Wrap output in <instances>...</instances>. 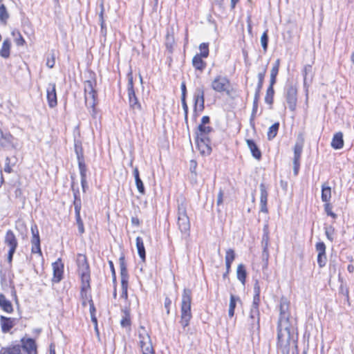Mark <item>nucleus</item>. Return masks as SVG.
<instances>
[{"mask_svg": "<svg viewBox=\"0 0 354 354\" xmlns=\"http://www.w3.org/2000/svg\"><path fill=\"white\" fill-rule=\"evenodd\" d=\"M279 127V123L276 122L273 124L268 129V140L273 139L277 134L278 130Z\"/></svg>", "mask_w": 354, "mask_h": 354, "instance_id": "f704fd0d", "label": "nucleus"}, {"mask_svg": "<svg viewBox=\"0 0 354 354\" xmlns=\"http://www.w3.org/2000/svg\"><path fill=\"white\" fill-rule=\"evenodd\" d=\"M211 87L216 92H226L228 93L230 88V82L227 77L218 75L212 82Z\"/></svg>", "mask_w": 354, "mask_h": 354, "instance_id": "9d476101", "label": "nucleus"}, {"mask_svg": "<svg viewBox=\"0 0 354 354\" xmlns=\"http://www.w3.org/2000/svg\"><path fill=\"white\" fill-rule=\"evenodd\" d=\"M3 354H28V352L26 351L24 348L20 347V345H17L6 349Z\"/></svg>", "mask_w": 354, "mask_h": 354, "instance_id": "473e14b6", "label": "nucleus"}, {"mask_svg": "<svg viewBox=\"0 0 354 354\" xmlns=\"http://www.w3.org/2000/svg\"><path fill=\"white\" fill-rule=\"evenodd\" d=\"M4 242L10 248L9 250H16L18 243L16 236L12 230H9L6 232Z\"/></svg>", "mask_w": 354, "mask_h": 354, "instance_id": "6ab92c4d", "label": "nucleus"}, {"mask_svg": "<svg viewBox=\"0 0 354 354\" xmlns=\"http://www.w3.org/2000/svg\"><path fill=\"white\" fill-rule=\"evenodd\" d=\"M14 140L15 138L10 133H3V136L0 138V147L16 148Z\"/></svg>", "mask_w": 354, "mask_h": 354, "instance_id": "a211bd4d", "label": "nucleus"}, {"mask_svg": "<svg viewBox=\"0 0 354 354\" xmlns=\"http://www.w3.org/2000/svg\"><path fill=\"white\" fill-rule=\"evenodd\" d=\"M182 106L185 113V120L187 122L188 106L186 102V97H181Z\"/></svg>", "mask_w": 354, "mask_h": 354, "instance_id": "6e6d98bb", "label": "nucleus"}, {"mask_svg": "<svg viewBox=\"0 0 354 354\" xmlns=\"http://www.w3.org/2000/svg\"><path fill=\"white\" fill-rule=\"evenodd\" d=\"M261 244H262L263 249H265V250H266V248H268L269 232H268L267 225H265L264 228H263V234L262 236Z\"/></svg>", "mask_w": 354, "mask_h": 354, "instance_id": "58836bf2", "label": "nucleus"}, {"mask_svg": "<svg viewBox=\"0 0 354 354\" xmlns=\"http://www.w3.org/2000/svg\"><path fill=\"white\" fill-rule=\"evenodd\" d=\"M331 147L335 149H340L344 147L343 133L342 132L336 133L332 139Z\"/></svg>", "mask_w": 354, "mask_h": 354, "instance_id": "412c9836", "label": "nucleus"}, {"mask_svg": "<svg viewBox=\"0 0 354 354\" xmlns=\"http://www.w3.org/2000/svg\"><path fill=\"white\" fill-rule=\"evenodd\" d=\"M88 303H89V305H90L91 316L93 317V315H94V313L95 311V306H94V304H93V302L92 299H89L88 300Z\"/></svg>", "mask_w": 354, "mask_h": 354, "instance_id": "338daca9", "label": "nucleus"}, {"mask_svg": "<svg viewBox=\"0 0 354 354\" xmlns=\"http://www.w3.org/2000/svg\"><path fill=\"white\" fill-rule=\"evenodd\" d=\"M55 55L54 52H52L50 54H49L46 59V66L52 68L55 66Z\"/></svg>", "mask_w": 354, "mask_h": 354, "instance_id": "49530a36", "label": "nucleus"}, {"mask_svg": "<svg viewBox=\"0 0 354 354\" xmlns=\"http://www.w3.org/2000/svg\"><path fill=\"white\" fill-rule=\"evenodd\" d=\"M180 88H181V91H182L181 97H186L187 88H186V85H185V82H183L181 84Z\"/></svg>", "mask_w": 354, "mask_h": 354, "instance_id": "0e129e2a", "label": "nucleus"}, {"mask_svg": "<svg viewBox=\"0 0 354 354\" xmlns=\"http://www.w3.org/2000/svg\"><path fill=\"white\" fill-rule=\"evenodd\" d=\"M78 274L81 278V296L83 299L82 304L86 305V300H89L88 290L90 289V269L85 255L79 254L77 257Z\"/></svg>", "mask_w": 354, "mask_h": 354, "instance_id": "f03ea898", "label": "nucleus"}, {"mask_svg": "<svg viewBox=\"0 0 354 354\" xmlns=\"http://www.w3.org/2000/svg\"><path fill=\"white\" fill-rule=\"evenodd\" d=\"M200 53L196 55H201L204 58H207L209 55V45L207 43H202L199 46Z\"/></svg>", "mask_w": 354, "mask_h": 354, "instance_id": "ea45409f", "label": "nucleus"}, {"mask_svg": "<svg viewBox=\"0 0 354 354\" xmlns=\"http://www.w3.org/2000/svg\"><path fill=\"white\" fill-rule=\"evenodd\" d=\"M95 82L87 80L84 82L85 103L88 107L94 108L95 105L96 91L94 88Z\"/></svg>", "mask_w": 354, "mask_h": 354, "instance_id": "1a4fd4ad", "label": "nucleus"}, {"mask_svg": "<svg viewBox=\"0 0 354 354\" xmlns=\"http://www.w3.org/2000/svg\"><path fill=\"white\" fill-rule=\"evenodd\" d=\"M121 286H122V290L121 297L126 299H127V297H128V293H127L128 283H121Z\"/></svg>", "mask_w": 354, "mask_h": 354, "instance_id": "13d9d810", "label": "nucleus"}, {"mask_svg": "<svg viewBox=\"0 0 354 354\" xmlns=\"http://www.w3.org/2000/svg\"><path fill=\"white\" fill-rule=\"evenodd\" d=\"M316 251L317 254H326V245L324 242H318L315 245Z\"/></svg>", "mask_w": 354, "mask_h": 354, "instance_id": "8fccbe9b", "label": "nucleus"}, {"mask_svg": "<svg viewBox=\"0 0 354 354\" xmlns=\"http://www.w3.org/2000/svg\"><path fill=\"white\" fill-rule=\"evenodd\" d=\"M123 313L124 314V316L122 319L120 324L122 327L129 326L131 324L129 313L127 310H124Z\"/></svg>", "mask_w": 354, "mask_h": 354, "instance_id": "37998d69", "label": "nucleus"}, {"mask_svg": "<svg viewBox=\"0 0 354 354\" xmlns=\"http://www.w3.org/2000/svg\"><path fill=\"white\" fill-rule=\"evenodd\" d=\"M81 184H82V189H83V192H86V189L87 188V181H86V176L85 177H81Z\"/></svg>", "mask_w": 354, "mask_h": 354, "instance_id": "052dcab7", "label": "nucleus"}, {"mask_svg": "<svg viewBox=\"0 0 354 354\" xmlns=\"http://www.w3.org/2000/svg\"><path fill=\"white\" fill-rule=\"evenodd\" d=\"M212 131V128L210 127L209 126H204L203 124H199L196 131V137L209 138V135Z\"/></svg>", "mask_w": 354, "mask_h": 354, "instance_id": "5701e85b", "label": "nucleus"}, {"mask_svg": "<svg viewBox=\"0 0 354 354\" xmlns=\"http://www.w3.org/2000/svg\"><path fill=\"white\" fill-rule=\"evenodd\" d=\"M74 208L78 231L80 234H83L84 232V223L80 217L81 200L77 196L76 194H75Z\"/></svg>", "mask_w": 354, "mask_h": 354, "instance_id": "4468645a", "label": "nucleus"}, {"mask_svg": "<svg viewBox=\"0 0 354 354\" xmlns=\"http://www.w3.org/2000/svg\"><path fill=\"white\" fill-rule=\"evenodd\" d=\"M31 232L32 252L39 254V256H41L42 253L40 248V238L37 226L36 225H33L31 226Z\"/></svg>", "mask_w": 354, "mask_h": 354, "instance_id": "f8f14e48", "label": "nucleus"}, {"mask_svg": "<svg viewBox=\"0 0 354 354\" xmlns=\"http://www.w3.org/2000/svg\"><path fill=\"white\" fill-rule=\"evenodd\" d=\"M0 324L3 333H8L14 326V319L4 316H1Z\"/></svg>", "mask_w": 354, "mask_h": 354, "instance_id": "aec40b11", "label": "nucleus"}, {"mask_svg": "<svg viewBox=\"0 0 354 354\" xmlns=\"http://www.w3.org/2000/svg\"><path fill=\"white\" fill-rule=\"evenodd\" d=\"M297 88L293 86H289L286 89V100L290 111H293L297 106Z\"/></svg>", "mask_w": 354, "mask_h": 354, "instance_id": "9b49d317", "label": "nucleus"}, {"mask_svg": "<svg viewBox=\"0 0 354 354\" xmlns=\"http://www.w3.org/2000/svg\"><path fill=\"white\" fill-rule=\"evenodd\" d=\"M6 165L4 168V171L7 173H10L11 172V168L9 166V163H10V158L8 157L6 158Z\"/></svg>", "mask_w": 354, "mask_h": 354, "instance_id": "774afa93", "label": "nucleus"}, {"mask_svg": "<svg viewBox=\"0 0 354 354\" xmlns=\"http://www.w3.org/2000/svg\"><path fill=\"white\" fill-rule=\"evenodd\" d=\"M11 43L8 39H5L0 50V56L8 58L10 56Z\"/></svg>", "mask_w": 354, "mask_h": 354, "instance_id": "c85d7f7f", "label": "nucleus"}, {"mask_svg": "<svg viewBox=\"0 0 354 354\" xmlns=\"http://www.w3.org/2000/svg\"><path fill=\"white\" fill-rule=\"evenodd\" d=\"M8 14L6 10V8L3 4L0 6V21L6 23V20L8 18Z\"/></svg>", "mask_w": 354, "mask_h": 354, "instance_id": "a18cd8bd", "label": "nucleus"}, {"mask_svg": "<svg viewBox=\"0 0 354 354\" xmlns=\"http://www.w3.org/2000/svg\"><path fill=\"white\" fill-rule=\"evenodd\" d=\"M0 307L8 313H11L13 311L10 301L7 299L6 296L2 293L0 294Z\"/></svg>", "mask_w": 354, "mask_h": 354, "instance_id": "b1692460", "label": "nucleus"}, {"mask_svg": "<svg viewBox=\"0 0 354 354\" xmlns=\"http://www.w3.org/2000/svg\"><path fill=\"white\" fill-rule=\"evenodd\" d=\"M128 96L129 102L131 109L133 110L134 113H137L141 111L142 106L140 103L138 102V98L136 96L135 91L133 88V77L131 74L129 75L128 80Z\"/></svg>", "mask_w": 354, "mask_h": 354, "instance_id": "0eeeda50", "label": "nucleus"}, {"mask_svg": "<svg viewBox=\"0 0 354 354\" xmlns=\"http://www.w3.org/2000/svg\"><path fill=\"white\" fill-rule=\"evenodd\" d=\"M223 192L220 189L218 194V196H217V200H216V203H217V205H220L223 203Z\"/></svg>", "mask_w": 354, "mask_h": 354, "instance_id": "bf43d9fd", "label": "nucleus"}, {"mask_svg": "<svg viewBox=\"0 0 354 354\" xmlns=\"http://www.w3.org/2000/svg\"><path fill=\"white\" fill-rule=\"evenodd\" d=\"M268 43V31H265L261 37V44L264 53L267 51Z\"/></svg>", "mask_w": 354, "mask_h": 354, "instance_id": "c03bdc74", "label": "nucleus"}, {"mask_svg": "<svg viewBox=\"0 0 354 354\" xmlns=\"http://www.w3.org/2000/svg\"><path fill=\"white\" fill-rule=\"evenodd\" d=\"M77 156V160H78V166L80 169V173L81 177H85L86 176V165L84 163V158L82 154H80L78 151L76 150Z\"/></svg>", "mask_w": 354, "mask_h": 354, "instance_id": "2f4dec72", "label": "nucleus"}, {"mask_svg": "<svg viewBox=\"0 0 354 354\" xmlns=\"http://www.w3.org/2000/svg\"><path fill=\"white\" fill-rule=\"evenodd\" d=\"M191 303L192 290L188 288H185L182 295L180 321V323L184 329L188 326L189 321L192 317L191 313Z\"/></svg>", "mask_w": 354, "mask_h": 354, "instance_id": "20e7f679", "label": "nucleus"}, {"mask_svg": "<svg viewBox=\"0 0 354 354\" xmlns=\"http://www.w3.org/2000/svg\"><path fill=\"white\" fill-rule=\"evenodd\" d=\"M205 93L203 87H197L194 93V117L196 118L205 108Z\"/></svg>", "mask_w": 354, "mask_h": 354, "instance_id": "6e6552de", "label": "nucleus"}, {"mask_svg": "<svg viewBox=\"0 0 354 354\" xmlns=\"http://www.w3.org/2000/svg\"><path fill=\"white\" fill-rule=\"evenodd\" d=\"M204 57L201 55H195L192 59L193 66L200 71H203L206 67V63L203 60Z\"/></svg>", "mask_w": 354, "mask_h": 354, "instance_id": "a878e982", "label": "nucleus"}, {"mask_svg": "<svg viewBox=\"0 0 354 354\" xmlns=\"http://www.w3.org/2000/svg\"><path fill=\"white\" fill-rule=\"evenodd\" d=\"M53 270V281L55 283L59 282L63 276L64 264L60 259H58L55 262L52 264Z\"/></svg>", "mask_w": 354, "mask_h": 354, "instance_id": "2eb2a0df", "label": "nucleus"}, {"mask_svg": "<svg viewBox=\"0 0 354 354\" xmlns=\"http://www.w3.org/2000/svg\"><path fill=\"white\" fill-rule=\"evenodd\" d=\"M311 68H312V66L310 65H306L304 67V81H306V76L308 75V73H310L311 71Z\"/></svg>", "mask_w": 354, "mask_h": 354, "instance_id": "e2e57ef3", "label": "nucleus"}, {"mask_svg": "<svg viewBox=\"0 0 354 354\" xmlns=\"http://www.w3.org/2000/svg\"><path fill=\"white\" fill-rule=\"evenodd\" d=\"M12 35L13 36L15 42L17 46H23L25 44V40L19 30H12Z\"/></svg>", "mask_w": 354, "mask_h": 354, "instance_id": "c9c22d12", "label": "nucleus"}, {"mask_svg": "<svg viewBox=\"0 0 354 354\" xmlns=\"http://www.w3.org/2000/svg\"><path fill=\"white\" fill-rule=\"evenodd\" d=\"M327 261L326 254H317V263L320 268L325 266Z\"/></svg>", "mask_w": 354, "mask_h": 354, "instance_id": "3c124183", "label": "nucleus"}, {"mask_svg": "<svg viewBox=\"0 0 354 354\" xmlns=\"http://www.w3.org/2000/svg\"><path fill=\"white\" fill-rule=\"evenodd\" d=\"M303 149V143L297 142L294 147V159L296 161H299L301 154Z\"/></svg>", "mask_w": 354, "mask_h": 354, "instance_id": "72a5a7b5", "label": "nucleus"}, {"mask_svg": "<svg viewBox=\"0 0 354 354\" xmlns=\"http://www.w3.org/2000/svg\"><path fill=\"white\" fill-rule=\"evenodd\" d=\"M103 14H104V6L102 4L101 5V11H100V16H99L100 21V26H101V33L103 35H106V28Z\"/></svg>", "mask_w": 354, "mask_h": 354, "instance_id": "79ce46f5", "label": "nucleus"}, {"mask_svg": "<svg viewBox=\"0 0 354 354\" xmlns=\"http://www.w3.org/2000/svg\"><path fill=\"white\" fill-rule=\"evenodd\" d=\"M120 275H121V283H128L129 275L127 268H123L120 269Z\"/></svg>", "mask_w": 354, "mask_h": 354, "instance_id": "603ef678", "label": "nucleus"}, {"mask_svg": "<svg viewBox=\"0 0 354 354\" xmlns=\"http://www.w3.org/2000/svg\"><path fill=\"white\" fill-rule=\"evenodd\" d=\"M324 209L328 216H330L333 218H335L337 217V215L332 212V207L329 203H325Z\"/></svg>", "mask_w": 354, "mask_h": 354, "instance_id": "864d4df0", "label": "nucleus"}, {"mask_svg": "<svg viewBox=\"0 0 354 354\" xmlns=\"http://www.w3.org/2000/svg\"><path fill=\"white\" fill-rule=\"evenodd\" d=\"M267 68L266 66L262 68V71L258 74V83L256 88V90L261 91L263 87V80L266 73Z\"/></svg>", "mask_w": 354, "mask_h": 354, "instance_id": "4c0bfd02", "label": "nucleus"}, {"mask_svg": "<svg viewBox=\"0 0 354 354\" xmlns=\"http://www.w3.org/2000/svg\"><path fill=\"white\" fill-rule=\"evenodd\" d=\"M247 276L245 266L242 263L238 265L236 269V277L241 283L244 286L245 283V279Z\"/></svg>", "mask_w": 354, "mask_h": 354, "instance_id": "cd10ccee", "label": "nucleus"}, {"mask_svg": "<svg viewBox=\"0 0 354 354\" xmlns=\"http://www.w3.org/2000/svg\"><path fill=\"white\" fill-rule=\"evenodd\" d=\"M246 142L252 156L257 160H260L261 158V152L256 143L250 139L246 140Z\"/></svg>", "mask_w": 354, "mask_h": 354, "instance_id": "4be33fe9", "label": "nucleus"}, {"mask_svg": "<svg viewBox=\"0 0 354 354\" xmlns=\"http://www.w3.org/2000/svg\"><path fill=\"white\" fill-rule=\"evenodd\" d=\"M138 344L142 354H155L151 337L144 326H140L138 330Z\"/></svg>", "mask_w": 354, "mask_h": 354, "instance_id": "423d86ee", "label": "nucleus"}, {"mask_svg": "<svg viewBox=\"0 0 354 354\" xmlns=\"http://www.w3.org/2000/svg\"><path fill=\"white\" fill-rule=\"evenodd\" d=\"M331 198V188L326 184L322 186V200L324 203H329Z\"/></svg>", "mask_w": 354, "mask_h": 354, "instance_id": "c756f323", "label": "nucleus"}, {"mask_svg": "<svg viewBox=\"0 0 354 354\" xmlns=\"http://www.w3.org/2000/svg\"><path fill=\"white\" fill-rule=\"evenodd\" d=\"M274 88L272 86H269L266 91V95L265 97V102L268 104H272L273 103V97H274Z\"/></svg>", "mask_w": 354, "mask_h": 354, "instance_id": "a19ab883", "label": "nucleus"}, {"mask_svg": "<svg viewBox=\"0 0 354 354\" xmlns=\"http://www.w3.org/2000/svg\"><path fill=\"white\" fill-rule=\"evenodd\" d=\"M46 92L48 104L50 108H53L57 104L55 84L50 83L48 86Z\"/></svg>", "mask_w": 354, "mask_h": 354, "instance_id": "dca6fc26", "label": "nucleus"}, {"mask_svg": "<svg viewBox=\"0 0 354 354\" xmlns=\"http://www.w3.org/2000/svg\"><path fill=\"white\" fill-rule=\"evenodd\" d=\"M225 262L232 263L235 259V253H234V250L228 249L226 251V254H225Z\"/></svg>", "mask_w": 354, "mask_h": 354, "instance_id": "de8ad7c7", "label": "nucleus"}, {"mask_svg": "<svg viewBox=\"0 0 354 354\" xmlns=\"http://www.w3.org/2000/svg\"><path fill=\"white\" fill-rule=\"evenodd\" d=\"M325 234L327 237V239L333 241V234H334V229L332 227H325Z\"/></svg>", "mask_w": 354, "mask_h": 354, "instance_id": "5fc2aeb1", "label": "nucleus"}, {"mask_svg": "<svg viewBox=\"0 0 354 354\" xmlns=\"http://www.w3.org/2000/svg\"><path fill=\"white\" fill-rule=\"evenodd\" d=\"M135 181H136V185L138 191L140 194H144L145 193V189L144 184H143L142 180L140 179V178L137 177V178H135Z\"/></svg>", "mask_w": 354, "mask_h": 354, "instance_id": "09e8293b", "label": "nucleus"}, {"mask_svg": "<svg viewBox=\"0 0 354 354\" xmlns=\"http://www.w3.org/2000/svg\"><path fill=\"white\" fill-rule=\"evenodd\" d=\"M171 304V301L170 300V299L167 297L165 300V307L167 309V314L169 313V306H170Z\"/></svg>", "mask_w": 354, "mask_h": 354, "instance_id": "69168bd1", "label": "nucleus"}, {"mask_svg": "<svg viewBox=\"0 0 354 354\" xmlns=\"http://www.w3.org/2000/svg\"><path fill=\"white\" fill-rule=\"evenodd\" d=\"M260 188V205H261V212L267 213V201H268V192L267 189L263 183H261L259 185Z\"/></svg>", "mask_w": 354, "mask_h": 354, "instance_id": "f3484780", "label": "nucleus"}, {"mask_svg": "<svg viewBox=\"0 0 354 354\" xmlns=\"http://www.w3.org/2000/svg\"><path fill=\"white\" fill-rule=\"evenodd\" d=\"M198 149L202 155H209L212 151L210 138L196 137Z\"/></svg>", "mask_w": 354, "mask_h": 354, "instance_id": "ddd939ff", "label": "nucleus"}, {"mask_svg": "<svg viewBox=\"0 0 354 354\" xmlns=\"http://www.w3.org/2000/svg\"><path fill=\"white\" fill-rule=\"evenodd\" d=\"M293 165H294V174L295 175H297L298 174L299 168V161H296L295 160H293Z\"/></svg>", "mask_w": 354, "mask_h": 354, "instance_id": "680f3d73", "label": "nucleus"}, {"mask_svg": "<svg viewBox=\"0 0 354 354\" xmlns=\"http://www.w3.org/2000/svg\"><path fill=\"white\" fill-rule=\"evenodd\" d=\"M136 248L138 250L139 257L142 260V261H145L146 258L145 249L144 246L143 240L140 236H138L136 238Z\"/></svg>", "mask_w": 354, "mask_h": 354, "instance_id": "bb28decb", "label": "nucleus"}, {"mask_svg": "<svg viewBox=\"0 0 354 354\" xmlns=\"http://www.w3.org/2000/svg\"><path fill=\"white\" fill-rule=\"evenodd\" d=\"M279 59H277L270 71V77H277L279 72Z\"/></svg>", "mask_w": 354, "mask_h": 354, "instance_id": "4d7b16f0", "label": "nucleus"}, {"mask_svg": "<svg viewBox=\"0 0 354 354\" xmlns=\"http://www.w3.org/2000/svg\"><path fill=\"white\" fill-rule=\"evenodd\" d=\"M187 203L183 196L177 199L178 225L180 231L184 234H188L190 230V222L187 214Z\"/></svg>", "mask_w": 354, "mask_h": 354, "instance_id": "7ed1b4c3", "label": "nucleus"}, {"mask_svg": "<svg viewBox=\"0 0 354 354\" xmlns=\"http://www.w3.org/2000/svg\"><path fill=\"white\" fill-rule=\"evenodd\" d=\"M238 301H240V299L239 297L235 296L234 295H230V301L229 304V310H228V315L230 317H232L234 315V309L236 306V303Z\"/></svg>", "mask_w": 354, "mask_h": 354, "instance_id": "7c9ffc66", "label": "nucleus"}, {"mask_svg": "<svg viewBox=\"0 0 354 354\" xmlns=\"http://www.w3.org/2000/svg\"><path fill=\"white\" fill-rule=\"evenodd\" d=\"M20 347L24 348L26 351L28 352V354L36 353V344L32 339H27L26 341H24L23 345L20 346Z\"/></svg>", "mask_w": 354, "mask_h": 354, "instance_id": "393cba45", "label": "nucleus"}, {"mask_svg": "<svg viewBox=\"0 0 354 354\" xmlns=\"http://www.w3.org/2000/svg\"><path fill=\"white\" fill-rule=\"evenodd\" d=\"M175 43L174 37L173 35L167 33L165 38V46L167 49L171 53Z\"/></svg>", "mask_w": 354, "mask_h": 354, "instance_id": "e433bc0d", "label": "nucleus"}, {"mask_svg": "<svg viewBox=\"0 0 354 354\" xmlns=\"http://www.w3.org/2000/svg\"><path fill=\"white\" fill-rule=\"evenodd\" d=\"M290 301L282 297L280 299V315L277 326V348L281 354H289L291 342L295 343V324L289 313Z\"/></svg>", "mask_w": 354, "mask_h": 354, "instance_id": "f257e3e1", "label": "nucleus"}, {"mask_svg": "<svg viewBox=\"0 0 354 354\" xmlns=\"http://www.w3.org/2000/svg\"><path fill=\"white\" fill-rule=\"evenodd\" d=\"M254 295L250 313V319L252 320V328L254 326L259 327V302H260V286L257 281L254 285Z\"/></svg>", "mask_w": 354, "mask_h": 354, "instance_id": "39448f33", "label": "nucleus"}]
</instances>
